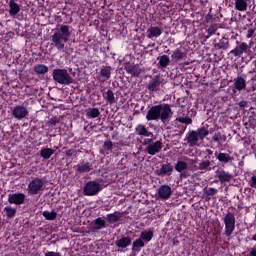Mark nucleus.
<instances>
[{
    "label": "nucleus",
    "mask_w": 256,
    "mask_h": 256,
    "mask_svg": "<svg viewBox=\"0 0 256 256\" xmlns=\"http://www.w3.org/2000/svg\"><path fill=\"white\" fill-rule=\"evenodd\" d=\"M71 37V26L60 25L56 28L51 36L52 45L58 49V51L65 50V43L69 41Z\"/></svg>",
    "instance_id": "f257e3e1"
},
{
    "label": "nucleus",
    "mask_w": 256,
    "mask_h": 256,
    "mask_svg": "<svg viewBox=\"0 0 256 256\" xmlns=\"http://www.w3.org/2000/svg\"><path fill=\"white\" fill-rule=\"evenodd\" d=\"M171 106L169 104H160L156 106H152L146 115L147 121H169V117H171Z\"/></svg>",
    "instance_id": "f03ea898"
},
{
    "label": "nucleus",
    "mask_w": 256,
    "mask_h": 256,
    "mask_svg": "<svg viewBox=\"0 0 256 256\" xmlns=\"http://www.w3.org/2000/svg\"><path fill=\"white\" fill-rule=\"evenodd\" d=\"M52 77L55 83H59L60 85H71L73 83V77L69 74L67 69H54L52 73Z\"/></svg>",
    "instance_id": "7ed1b4c3"
},
{
    "label": "nucleus",
    "mask_w": 256,
    "mask_h": 256,
    "mask_svg": "<svg viewBox=\"0 0 256 256\" xmlns=\"http://www.w3.org/2000/svg\"><path fill=\"white\" fill-rule=\"evenodd\" d=\"M45 179L43 178H34L28 184V194L29 195H39L41 191H45Z\"/></svg>",
    "instance_id": "20e7f679"
},
{
    "label": "nucleus",
    "mask_w": 256,
    "mask_h": 256,
    "mask_svg": "<svg viewBox=\"0 0 256 256\" xmlns=\"http://www.w3.org/2000/svg\"><path fill=\"white\" fill-rule=\"evenodd\" d=\"M224 221V235L228 238H231L233 231H235V214L228 212L223 218Z\"/></svg>",
    "instance_id": "39448f33"
},
{
    "label": "nucleus",
    "mask_w": 256,
    "mask_h": 256,
    "mask_svg": "<svg viewBox=\"0 0 256 256\" xmlns=\"http://www.w3.org/2000/svg\"><path fill=\"white\" fill-rule=\"evenodd\" d=\"M12 116L18 121L27 119V117H29V109L23 105H16L12 108Z\"/></svg>",
    "instance_id": "423d86ee"
},
{
    "label": "nucleus",
    "mask_w": 256,
    "mask_h": 256,
    "mask_svg": "<svg viewBox=\"0 0 256 256\" xmlns=\"http://www.w3.org/2000/svg\"><path fill=\"white\" fill-rule=\"evenodd\" d=\"M101 191V185L98 182L90 181L84 186V194L88 196L97 195Z\"/></svg>",
    "instance_id": "0eeeda50"
},
{
    "label": "nucleus",
    "mask_w": 256,
    "mask_h": 256,
    "mask_svg": "<svg viewBox=\"0 0 256 256\" xmlns=\"http://www.w3.org/2000/svg\"><path fill=\"white\" fill-rule=\"evenodd\" d=\"M158 199H163L164 201H167L173 195V190L171 189V186L169 185H162L157 190Z\"/></svg>",
    "instance_id": "6e6552de"
},
{
    "label": "nucleus",
    "mask_w": 256,
    "mask_h": 256,
    "mask_svg": "<svg viewBox=\"0 0 256 256\" xmlns=\"http://www.w3.org/2000/svg\"><path fill=\"white\" fill-rule=\"evenodd\" d=\"M125 71L132 75V77H139L143 73V68L139 64L126 63Z\"/></svg>",
    "instance_id": "1a4fd4ad"
},
{
    "label": "nucleus",
    "mask_w": 256,
    "mask_h": 256,
    "mask_svg": "<svg viewBox=\"0 0 256 256\" xmlns=\"http://www.w3.org/2000/svg\"><path fill=\"white\" fill-rule=\"evenodd\" d=\"M162 149H163V142L157 140L156 142L150 143L146 147V152L148 153V155H157V153H160Z\"/></svg>",
    "instance_id": "9d476101"
},
{
    "label": "nucleus",
    "mask_w": 256,
    "mask_h": 256,
    "mask_svg": "<svg viewBox=\"0 0 256 256\" xmlns=\"http://www.w3.org/2000/svg\"><path fill=\"white\" fill-rule=\"evenodd\" d=\"M8 203L11 205H23L25 203V194L14 193L8 195Z\"/></svg>",
    "instance_id": "9b49d317"
},
{
    "label": "nucleus",
    "mask_w": 256,
    "mask_h": 256,
    "mask_svg": "<svg viewBox=\"0 0 256 256\" xmlns=\"http://www.w3.org/2000/svg\"><path fill=\"white\" fill-rule=\"evenodd\" d=\"M186 141L190 147H196L199 146V141H201V139L199 138V134L193 130L187 134Z\"/></svg>",
    "instance_id": "f8f14e48"
},
{
    "label": "nucleus",
    "mask_w": 256,
    "mask_h": 256,
    "mask_svg": "<svg viewBox=\"0 0 256 256\" xmlns=\"http://www.w3.org/2000/svg\"><path fill=\"white\" fill-rule=\"evenodd\" d=\"M216 179H218L220 183H229L231 179H233V175L225 170H217Z\"/></svg>",
    "instance_id": "ddd939ff"
},
{
    "label": "nucleus",
    "mask_w": 256,
    "mask_h": 256,
    "mask_svg": "<svg viewBox=\"0 0 256 256\" xmlns=\"http://www.w3.org/2000/svg\"><path fill=\"white\" fill-rule=\"evenodd\" d=\"M245 87H247V82L245 81V78L238 76L234 79L233 93H237V91H243Z\"/></svg>",
    "instance_id": "4468645a"
},
{
    "label": "nucleus",
    "mask_w": 256,
    "mask_h": 256,
    "mask_svg": "<svg viewBox=\"0 0 256 256\" xmlns=\"http://www.w3.org/2000/svg\"><path fill=\"white\" fill-rule=\"evenodd\" d=\"M163 33V30L157 26H151L147 32H146V37L148 39H157V37H161V34Z\"/></svg>",
    "instance_id": "2eb2a0df"
},
{
    "label": "nucleus",
    "mask_w": 256,
    "mask_h": 256,
    "mask_svg": "<svg viewBox=\"0 0 256 256\" xmlns=\"http://www.w3.org/2000/svg\"><path fill=\"white\" fill-rule=\"evenodd\" d=\"M248 49L249 45H247V43L245 42H242L235 49L231 50L230 53H232V55H234L235 57H241L243 53H247Z\"/></svg>",
    "instance_id": "dca6fc26"
},
{
    "label": "nucleus",
    "mask_w": 256,
    "mask_h": 256,
    "mask_svg": "<svg viewBox=\"0 0 256 256\" xmlns=\"http://www.w3.org/2000/svg\"><path fill=\"white\" fill-rule=\"evenodd\" d=\"M173 173V166L171 164H163L159 170H156V175L159 177L169 176Z\"/></svg>",
    "instance_id": "f3484780"
},
{
    "label": "nucleus",
    "mask_w": 256,
    "mask_h": 256,
    "mask_svg": "<svg viewBox=\"0 0 256 256\" xmlns=\"http://www.w3.org/2000/svg\"><path fill=\"white\" fill-rule=\"evenodd\" d=\"M187 57V51L183 48H177L172 52L171 58L173 61H181Z\"/></svg>",
    "instance_id": "a211bd4d"
},
{
    "label": "nucleus",
    "mask_w": 256,
    "mask_h": 256,
    "mask_svg": "<svg viewBox=\"0 0 256 256\" xmlns=\"http://www.w3.org/2000/svg\"><path fill=\"white\" fill-rule=\"evenodd\" d=\"M136 135H140L141 137H153V132H149L147 127L143 124H139L135 128Z\"/></svg>",
    "instance_id": "6ab92c4d"
},
{
    "label": "nucleus",
    "mask_w": 256,
    "mask_h": 256,
    "mask_svg": "<svg viewBox=\"0 0 256 256\" xmlns=\"http://www.w3.org/2000/svg\"><path fill=\"white\" fill-rule=\"evenodd\" d=\"M160 87H161V78L159 76L154 77L148 85L149 91H159Z\"/></svg>",
    "instance_id": "aec40b11"
},
{
    "label": "nucleus",
    "mask_w": 256,
    "mask_h": 256,
    "mask_svg": "<svg viewBox=\"0 0 256 256\" xmlns=\"http://www.w3.org/2000/svg\"><path fill=\"white\" fill-rule=\"evenodd\" d=\"M9 13L12 17H15L20 11H21V6L15 2V0H10L9 1Z\"/></svg>",
    "instance_id": "412c9836"
},
{
    "label": "nucleus",
    "mask_w": 256,
    "mask_h": 256,
    "mask_svg": "<svg viewBox=\"0 0 256 256\" xmlns=\"http://www.w3.org/2000/svg\"><path fill=\"white\" fill-rule=\"evenodd\" d=\"M140 239L143 243H149L153 239V230H144L140 234Z\"/></svg>",
    "instance_id": "4be33fe9"
},
{
    "label": "nucleus",
    "mask_w": 256,
    "mask_h": 256,
    "mask_svg": "<svg viewBox=\"0 0 256 256\" xmlns=\"http://www.w3.org/2000/svg\"><path fill=\"white\" fill-rule=\"evenodd\" d=\"M115 245H117V247H120V249H125L129 247V245H131V238L122 237L121 239L115 242Z\"/></svg>",
    "instance_id": "5701e85b"
},
{
    "label": "nucleus",
    "mask_w": 256,
    "mask_h": 256,
    "mask_svg": "<svg viewBox=\"0 0 256 256\" xmlns=\"http://www.w3.org/2000/svg\"><path fill=\"white\" fill-rule=\"evenodd\" d=\"M104 99L107 100V102L110 105H113V103H117V98H115V93H113L112 90H107L104 94H103Z\"/></svg>",
    "instance_id": "b1692460"
},
{
    "label": "nucleus",
    "mask_w": 256,
    "mask_h": 256,
    "mask_svg": "<svg viewBox=\"0 0 256 256\" xmlns=\"http://www.w3.org/2000/svg\"><path fill=\"white\" fill-rule=\"evenodd\" d=\"M100 77H102L103 81L111 79V67H102L100 69Z\"/></svg>",
    "instance_id": "393cba45"
},
{
    "label": "nucleus",
    "mask_w": 256,
    "mask_h": 256,
    "mask_svg": "<svg viewBox=\"0 0 256 256\" xmlns=\"http://www.w3.org/2000/svg\"><path fill=\"white\" fill-rule=\"evenodd\" d=\"M143 247H145V242L138 238L132 244V251H134V253H139Z\"/></svg>",
    "instance_id": "a878e982"
},
{
    "label": "nucleus",
    "mask_w": 256,
    "mask_h": 256,
    "mask_svg": "<svg viewBox=\"0 0 256 256\" xmlns=\"http://www.w3.org/2000/svg\"><path fill=\"white\" fill-rule=\"evenodd\" d=\"M113 149V141L106 140L103 144V149L100 150L101 155H109L107 151H111Z\"/></svg>",
    "instance_id": "bb28decb"
},
{
    "label": "nucleus",
    "mask_w": 256,
    "mask_h": 256,
    "mask_svg": "<svg viewBox=\"0 0 256 256\" xmlns=\"http://www.w3.org/2000/svg\"><path fill=\"white\" fill-rule=\"evenodd\" d=\"M54 154H55V150L51 148H42L40 151V155L41 157H43V159H51V156Z\"/></svg>",
    "instance_id": "cd10ccee"
},
{
    "label": "nucleus",
    "mask_w": 256,
    "mask_h": 256,
    "mask_svg": "<svg viewBox=\"0 0 256 256\" xmlns=\"http://www.w3.org/2000/svg\"><path fill=\"white\" fill-rule=\"evenodd\" d=\"M235 9L237 11H247V1L246 0H235Z\"/></svg>",
    "instance_id": "c85d7f7f"
},
{
    "label": "nucleus",
    "mask_w": 256,
    "mask_h": 256,
    "mask_svg": "<svg viewBox=\"0 0 256 256\" xmlns=\"http://www.w3.org/2000/svg\"><path fill=\"white\" fill-rule=\"evenodd\" d=\"M217 159L220 163H229L230 161H233V157L227 153H219Z\"/></svg>",
    "instance_id": "c756f323"
},
{
    "label": "nucleus",
    "mask_w": 256,
    "mask_h": 256,
    "mask_svg": "<svg viewBox=\"0 0 256 256\" xmlns=\"http://www.w3.org/2000/svg\"><path fill=\"white\" fill-rule=\"evenodd\" d=\"M35 73L38 75H45L49 71V67L43 65V64H38L34 67Z\"/></svg>",
    "instance_id": "7c9ffc66"
},
{
    "label": "nucleus",
    "mask_w": 256,
    "mask_h": 256,
    "mask_svg": "<svg viewBox=\"0 0 256 256\" xmlns=\"http://www.w3.org/2000/svg\"><path fill=\"white\" fill-rule=\"evenodd\" d=\"M99 115H101L99 108H90L87 110V117H89V119H97Z\"/></svg>",
    "instance_id": "2f4dec72"
},
{
    "label": "nucleus",
    "mask_w": 256,
    "mask_h": 256,
    "mask_svg": "<svg viewBox=\"0 0 256 256\" xmlns=\"http://www.w3.org/2000/svg\"><path fill=\"white\" fill-rule=\"evenodd\" d=\"M92 167H93V165L89 162L80 164V165H78V172L79 173H89V171H91Z\"/></svg>",
    "instance_id": "473e14b6"
},
{
    "label": "nucleus",
    "mask_w": 256,
    "mask_h": 256,
    "mask_svg": "<svg viewBox=\"0 0 256 256\" xmlns=\"http://www.w3.org/2000/svg\"><path fill=\"white\" fill-rule=\"evenodd\" d=\"M4 211L6 213V217L8 219H13V217H15V215H17V209L11 207V206H6L4 208Z\"/></svg>",
    "instance_id": "72a5a7b5"
},
{
    "label": "nucleus",
    "mask_w": 256,
    "mask_h": 256,
    "mask_svg": "<svg viewBox=\"0 0 256 256\" xmlns=\"http://www.w3.org/2000/svg\"><path fill=\"white\" fill-rule=\"evenodd\" d=\"M42 215L47 221H55L57 219V212L55 211H44Z\"/></svg>",
    "instance_id": "f704fd0d"
},
{
    "label": "nucleus",
    "mask_w": 256,
    "mask_h": 256,
    "mask_svg": "<svg viewBox=\"0 0 256 256\" xmlns=\"http://www.w3.org/2000/svg\"><path fill=\"white\" fill-rule=\"evenodd\" d=\"M196 133L198 134V137L200 141H203L207 135H209V130H207L205 127L199 128L196 130Z\"/></svg>",
    "instance_id": "c9c22d12"
},
{
    "label": "nucleus",
    "mask_w": 256,
    "mask_h": 256,
    "mask_svg": "<svg viewBox=\"0 0 256 256\" xmlns=\"http://www.w3.org/2000/svg\"><path fill=\"white\" fill-rule=\"evenodd\" d=\"M187 167H189V165L185 161H178L175 165V169L178 171V173L185 171Z\"/></svg>",
    "instance_id": "e433bc0d"
},
{
    "label": "nucleus",
    "mask_w": 256,
    "mask_h": 256,
    "mask_svg": "<svg viewBox=\"0 0 256 256\" xmlns=\"http://www.w3.org/2000/svg\"><path fill=\"white\" fill-rule=\"evenodd\" d=\"M218 49H229V39L223 37L218 44H216Z\"/></svg>",
    "instance_id": "4c0bfd02"
},
{
    "label": "nucleus",
    "mask_w": 256,
    "mask_h": 256,
    "mask_svg": "<svg viewBox=\"0 0 256 256\" xmlns=\"http://www.w3.org/2000/svg\"><path fill=\"white\" fill-rule=\"evenodd\" d=\"M105 227V220L103 218H97L94 221V229L96 231H99L100 229H103Z\"/></svg>",
    "instance_id": "58836bf2"
},
{
    "label": "nucleus",
    "mask_w": 256,
    "mask_h": 256,
    "mask_svg": "<svg viewBox=\"0 0 256 256\" xmlns=\"http://www.w3.org/2000/svg\"><path fill=\"white\" fill-rule=\"evenodd\" d=\"M169 63H171V60L169 59V56L162 55L160 57L159 65H161L164 69H165V67H167V65H169Z\"/></svg>",
    "instance_id": "ea45409f"
},
{
    "label": "nucleus",
    "mask_w": 256,
    "mask_h": 256,
    "mask_svg": "<svg viewBox=\"0 0 256 256\" xmlns=\"http://www.w3.org/2000/svg\"><path fill=\"white\" fill-rule=\"evenodd\" d=\"M213 141L219 143V141H227V136L221 134V132H217L212 137Z\"/></svg>",
    "instance_id": "a19ab883"
},
{
    "label": "nucleus",
    "mask_w": 256,
    "mask_h": 256,
    "mask_svg": "<svg viewBox=\"0 0 256 256\" xmlns=\"http://www.w3.org/2000/svg\"><path fill=\"white\" fill-rule=\"evenodd\" d=\"M211 165V161L205 160L199 163L200 171H207Z\"/></svg>",
    "instance_id": "79ce46f5"
},
{
    "label": "nucleus",
    "mask_w": 256,
    "mask_h": 256,
    "mask_svg": "<svg viewBox=\"0 0 256 256\" xmlns=\"http://www.w3.org/2000/svg\"><path fill=\"white\" fill-rule=\"evenodd\" d=\"M107 219L110 223H117L121 219L120 215H117V213L114 214H108Z\"/></svg>",
    "instance_id": "37998d69"
},
{
    "label": "nucleus",
    "mask_w": 256,
    "mask_h": 256,
    "mask_svg": "<svg viewBox=\"0 0 256 256\" xmlns=\"http://www.w3.org/2000/svg\"><path fill=\"white\" fill-rule=\"evenodd\" d=\"M176 121H178L179 123H185V125H191V123H193V120L188 116L178 117L176 118Z\"/></svg>",
    "instance_id": "c03bdc74"
},
{
    "label": "nucleus",
    "mask_w": 256,
    "mask_h": 256,
    "mask_svg": "<svg viewBox=\"0 0 256 256\" xmlns=\"http://www.w3.org/2000/svg\"><path fill=\"white\" fill-rule=\"evenodd\" d=\"M207 33L209 35V37H211V35H215L217 33V26H211L208 28Z\"/></svg>",
    "instance_id": "a18cd8bd"
},
{
    "label": "nucleus",
    "mask_w": 256,
    "mask_h": 256,
    "mask_svg": "<svg viewBox=\"0 0 256 256\" xmlns=\"http://www.w3.org/2000/svg\"><path fill=\"white\" fill-rule=\"evenodd\" d=\"M248 184L252 187V189H256V175L251 176Z\"/></svg>",
    "instance_id": "49530a36"
},
{
    "label": "nucleus",
    "mask_w": 256,
    "mask_h": 256,
    "mask_svg": "<svg viewBox=\"0 0 256 256\" xmlns=\"http://www.w3.org/2000/svg\"><path fill=\"white\" fill-rule=\"evenodd\" d=\"M217 193H218L217 188H209L206 191V195H209V196L217 195Z\"/></svg>",
    "instance_id": "de8ad7c7"
},
{
    "label": "nucleus",
    "mask_w": 256,
    "mask_h": 256,
    "mask_svg": "<svg viewBox=\"0 0 256 256\" xmlns=\"http://www.w3.org/2000/svg\"><path fill=\"white\" fill-rule=\"evenodd\" d=\"M251 37H256L254 29H248L247 38L251 39Z\"/></svg>",
    "instance_id": "09e8293b"
},
{
    "label": "nucleus",
    "mask_w": 256,
    "mask_h": 256,
    "mask_svg": "<svg viewBox=\"0 0 256 256\" xmlns=\"http://www.w3.org/2000/svg\"><path fill=\"white\" fill-rule=\"evenodd\" d=\"M45 256H61V253L49 251L45 253Z\"/></svg>",
    "instance_id": "8fccbe9b"
},
{
    "label": "nucleus",
    "mask_w": 256,
    "mask_h": 256,
    "mask_svg": "<svg viewBox=\"0 0 256 256\" xmlns=\"http://www.w3.org/2000/svg\"><path fill=\"white\" fill-rule=\"evenodd\" d=\"M253 84H252V87H249L248 88V92L249 93H251V92H253V91H256V83H254V82H252Z\"/></svg>",
    "instance_id": "3c124183"
},
{
    "label": "nucleus",
    "mask_w": 256,
    "mask_h": 256,
    "mask_svg": "<svg viewBox=\"0 0 256 256\" xmlns=\"http://www.w3.org/2000/svg\"><path fill=\"white\" fill-rule=\"evenodd\" d=\"M250 256H256V248H251L249 254Z\"/></svg>",
    "instance_id": "603ef678"
},
{
    "label": "nucleus",
    "mask_w": 256,
    "mask_h": 256,
    "mask_svg": "<svg viewBox=\"0 0 256 256\" xmlns=\"http://www.w3.org/2000/svg\"><path fill=\"white\" fill-rule=\"evenodd\" d=\"M239 107H247V102L246 101H241L239 103Z\"/></svg>",
    "instance_id": "864d4df0"
},
{
    "label": "nucleus",
    "mask_w": 256,
    "mask_h": 256,
    "mask_svg": "<svg viewBox=\"0 0 256 256\" xmlns=\"http://www.w3.org/2000/svg\"><path fill=\"white\" fill-rule=\"evenodd\" d=\"M149 143H151V139H145V140H144V144H145V145H149Z\"/></svg>",
    "instance_id": "5fc2aeb1"
},
{
    "label": "nucleus",
    "mask_w": 256,
    "mask_h": 256,
    "mask_svg": "<svg viewBox=\"0 0 256 256\" xmlns=\"http://www.w3.org/2000/svg\"><path fill=\"white\" fill-rule=\"evenodd\" d=\"M206 153H208V155H213V150L207 149V150H206Z\"/></svg>",
    "instance_id": "6e6d98bb"
},
{
    "label": "nucleus",
    "mask_w": 256,
    "mask_h": 256,
    "mask_svg": "<svg viewBox=\"0 0 256 256\" xmlns=\"http://www.w3.org/2000/svg\"><path fill=\"white\" fill-rule=\"evenodd\" d=\"M253 65H254L253 72L256 73V60L253 61Z\"/></svg>",
    "instance_id": "4d7b16f0"
},
{
    "label": "nucleus",
    "mask_w": 256,
    "mask_h": 256,
    "mask_svg": "<svg viewBox=\"0 0 256 256\" xmlns=\"http://www.w3.org/2000/svg\"><path fill=\"white\" fill-rule=\"evenodd\" d=\"M252 241H256V234L252 237Z\"/></svg>",
    "instance_id": "13d9d810"
},
{
    "label": "nucleus",
    "mask_w": 256,
    "mask_h": 256,
    "mask_svg": "<svg viewBox=\"0 0 256 256\" xmlns=\"http://www.w3.org/2000/svg\"><path fill=\"white\" fill-rule=\"evenodd\" d=\"M190 163H197V160H190Z\"/></svg>",
    "instance_id": "bf43d9fd"
}]
</instances>
